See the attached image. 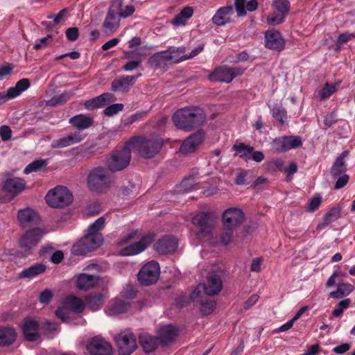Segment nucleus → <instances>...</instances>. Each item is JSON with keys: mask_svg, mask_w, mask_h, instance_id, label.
Wrapping results in <instances>:
<instances>
[{"mask_svg": "<svg viewBox=\"0 0 355 355\" xmlns=\"http://www.w3.org/2000/svg\"><path fill=\"white\" fill-rule=\"evenodd\" d=\"M104 226L105 218L103 216L96 219L88 227L85 235L73 244L71 248L72 254L76 256L84 255L99 248L103 241L101 230L103 229Z\"/></svg>", "mask_w": 355, "mask_h": 355, "instance_id": "nucleus-1", "label": "nucleus"}, {"mask_svg": "<svg viewBox=\"0 0 355 355\" xmlns=\"http://www.w3.org/2000/svg\"><path fill=\"white\" fill-rule=\"evenodd\" d=\"M172 119L178 128L191 131L205 122L206 115L199 107H184L178 110Z\"/></svg>", "mask_w": 355, "mask_h": 355, "instance_id": "nucleus-2", "label": "nucleus"}, {"mask_svg": "<svg viewBox=\"0 0 355 355\" xmlns=\"http://www.w3.org/2000/svg\"><path fill=\"white\" fill-rule=\"evenodd\" d=\"M128 145H130L132 148H136L141 157L150 159L159 152L163 141L155 135L137 136L130 138Z\"/></svg>", "mask_w": 355, "mask_h": 355, "instance_id": "nucleus-3", "label": "nucleus"}, {"mask_svg": "<svg viewBox=\"0 0 355 355\" xmlns=\"http://www.w3.org/2000/svg\"><path fill=\"white\" fill-rule=\"evenodd\" d=\"M109 170H111L110 165H108L107 168L96 167L89 173L87 185L89 191L101 193L109 189L111 182Z\"/></svg>", "mask_w": 355, "mask_h": 355, "instance_id": "nucleus-4", "label": "nucleus"}, {"mask_svg": "<svg viewBox=\"0 0 355 355\" xmlns=\"http://www.w3.org/2000/svg\"><path fill=\"white\" fill-rule=\"evenodd\" d=\"M185 51V47L180 46L157 52L149 58L148 63L151 67L155 69H160L165 67L168 62L178 63L181 62L180 55Z\"/></svg>", "mask_w": 355, "mask_h": 355, "instance_id": "nucleus-5", "label": "nucleus"}, {"mask_svg": "<svg viewBox=\"0 0 355 355\" xmlns=\"http://www.w3.org/2000/svg\"><path fill=\"white\" fill-rule=\"evenodd\" d=\"M46 233L43 228L34 227L28 230L21 236L19 245L26 256L33 254L34 250L37 247Z\"/></svg>", "mask_w": 355, "mask_h": 355, "instance_id": "nucleus-6", "label": "nucleus"}, {"mask_svg": "<svg viewBox=\"0 0 355 355\" xmlns=\"http://www.w3.org/2000/svg\"><path fill=\"white\" fill-rule=\"evenodd\" d=\"M73 200L71 192L65 187L58 186L50 190L45 196L46 202L51 207L63 208Z\"/></svg>", "mask_w": 355, "mask_h": 355, "instance_id": "nucleus-7", "label": "nucleus"}, {"mask_svg": "<svg viewBox=\"0 0 355 355\" xmlns=\"http://www.w3.org/2000/svg\"><path fill=\"white\" fill-rule=\"evenodd\" d=\"M26 186V182L21 178H8L2 180L1 191L4 193V200H12L25 189Z\"/></svg>", "mask_w": 355, "mask_h": 355, "instance_id": "nucleus-8", "label": "nucleus"}, {"mask_svg": "<svg viewBox=\"0 0 355 355\" xmlns=\"http://www.w3.org/2000/svg\"><path fill=\"white\" fill-rule=\"evenodd\" d=\"M271 8L272 12L266 18L267 23L271 26L280 24L289 11L290 2L288 0H275Z\"/></svg>", "mask_w": 355, "mask_h": 355, "instance_id": "nucleus-9", "label": "nucleus"}, {"mask_svg": "<svg viewBox=\"0 0 355 355\" xmlns=\"http://www.w3.org/2000/svg\"><path fill=\"white\" fill-rule=\"evenodd\" d=\"M159 275V266L157 262L151 261L146 263L137 275L138 282L141 286H148L157 282Z\"/></svg>", "mask_w": 355, "mask_h": 355, "instance_id": "nucleus-10", "label": "nucleus"}, {"mask_svg": "<svg viewBox=\"0 0 355 355\" xmlns=\"http://www.w3.org/2000/svg\"><path fill=\"white\" fill-rule=\"evenodd\" d=\"M115 340L119 355H130L137 348L136 337L128 329L121 331Z\"/></svg>", "mask_w": 355, "mask_h": 355, "instance_id": "nucleus-11", "label": "nucleus"}, {"mask_svg": "<svg viewBox=\"0 0 355 355\" xmlns=\"http://www.w3.org/2000/svg\"><path fill=\"white\" fill-rule=\"evenodd\" d=\"M245 71L244 69L237 67H227V66H220L216 67L209 76L211 81L223 82L230 83L232 80L242 75Z\"/></svg>", "mask_w": 355, "mask_h": 355, "instance_id": "nucleus-12", "label": "nucleus"}, {"mask_svg": "<svg viewBox=\"0 0 355 355\" xmlns=\"http://www.w3.org/2000/svg\"><path fill=\"white\" fill-rule=\"evenodd\" d=\"M131 146L128 141L120 150H116L112 155V171H121L126 168L131 160Z\"/></svg>", "mask_w": 355, "mask_h": 355, "instance_id": "nucleus-13", "label": "nucleus"}, {"mask_svg": "<svg viewBox=\"0 0 355 355\" xmlns=\"http://www.w3.org/2000/svg\"><path fill=\"white\" fill-rule=\"evenodd\" d=\"M213 217L209 212H200L192 218V223L200 230L198 238L202 239L210 233L213 227Z\"/></svg>", "mask_w": 355, "mask_h": 355, "instance_id": "nucleus-14", "label": "nucleus"}, {"mask_svg": "<svg viewBox=\"0 0 355 355\" xmlns=\"http://www.w3.org/2000/svg\"><path fill=\"white\" fill-rule=\"evenodd\" d=\"M84 105L88 110L106 106V108L103 110V113L105 115L110 117L111 116V94L105 92L98 96L89 99L85 101Z\"/></svg>", "mask_w": 355, "mask_h": 355, "instance_id": "nucleus-15", "label": "nucleus"}, {"mask_svg": "<svg viewBox=\"0 0 355 355\" xmlns=\"http://www.w3.org/2000/svg\"><path fill=\"white\" fill-rule=\"evenodd\" d=\"M245 219L243 211L238 208H229L223 214V223L225 228H235L241 225Z\"/></svg>", "mask_w": 355, "mask_h": 355, "instance_id": "nucleus-16", "label": "nucleus"}, {"mask_svg": "<svg viewBox=\"0 0 355 355\" xmlns=\"http://www.w3.org/2000/svg\"><path fill=\"white\" fill-rule=\"evenodd\" d=\"M154 236L152 234H148L141 238V239L123 249L119 252L121 256H132L143 252L153 241Z\"/></svg>", "mask_w": 355, "mask_h": 355, "instance_id": "nucleus-17", "label": "nucleus"}, {"mask_svg": "<svg viewBox=\"0 0 355 355\" xmlns=\"http://www.w3.org/2000/svg\"><path fill=\"white\" fill-rule=\"evenodd\" d=\"M17 219L23 228L39 224L40 218L37 213L31 208L20 209L17 213Z\"/></svg>", "mask_w": 355, "mask_h": 355, "instance_id": "nucleus-18", "label": "nucleus"}, {"mask_svg": "<svg viewBox=\"0 0 355 355\" xmlns=\"http://www.w3.org/2000/svg\"><path fill=\"white\" fill-rule=\"evenodd\" d=\"M265 40L268 49L278 51L284 49V40L281 33L275 29L268 30L265 33Z\"/></svg>", "mask_w": 355, "mask_h": 355, "instance_id": "nucleus-19", "label": "nucleus"}, {"mask_svg": "<svg viewBox=\"0 0 355 355\" xmlns=\"http://www.w3.org/2000/svg\"><path fill=\"white\" fill-rule=\"evenodd\" d=\"M202 141L203 133L198 131L184 140L180 147V152L183 154L193 153L201 144Z\"/></svg>", "mask_w": 355, "mask_h": 355, "instance_id": "nucleus-20", "label": "nucleus"}, {"mask_svg": "<svg viewBox=\"0 0 355 355\" xmlns=\"http://www.w3.org/2000/svg\"><path fill=\"white\" fill-rule=\"evenodd\" d=\"M178 336V329L171 324L164 325L157 331V338L159 343L167 345L172 343Z\"/></svg>", "mask_w": 355, "mask_h": 355, "instance_id": "nucleus-21", "label": "nucleus"}, {"mask_svg": "<svg viewBox=\"0 0 355 355\" xmlns=\"http://www.w3.org/2000/svg\"><path fill=\"white\" fill-rule=\"evenodd\" d=\"M178 248V241L171 236H164L154 244V249L159 254L174 252Z\"/></svg>", "mask_w": 355, "mask_h": 355, "instance_id": "nucleus-22", "label": "nucleus"}, {"mask_svg": "<svg viewBox=\"0 0 355 355\" xmlns=\"http://www.w3.org/2000/svg\"><path fill=\"white\" fill-rule=\"evenodd\" d=\"M203 288L207 295L213 296L218 294L223 288V282L220 276L215 273L209 275Z\"/></svg>", "mask_w": 355, "mask_h": 355, "instance_id": "nucleus-23", "label": "nucleus"}, {"mask_svg": "<svg viewBox=\"0 0 355 355\" xmlns=\"http://www.w3.org/2000/svg\"><path fill=\"white\" fill-rule=\"evenodd\" d=\"M85 137V135L81 134L79 131H76L65 137L53 140L51 142V147L53 148H64L81 141L84 139Z\"/></svg>", "mask_w": 355, "mask_h": 355, "instance_id": "nucleus-24", "label": "nucleus"}, {"mask_svg": "<svg viewBox=\"0 0 355 355\" xmlns=\"http://www.w3.org/2000/svg\"><path fill=\"white\" fill-rule=\"evenodd\" d=\"M233 15L234 9L232 6H223L216 11L211 20L218 26H225L232 22Z\"/></svg>", "mask_w": 355, "mask_h": 355, "instance_id": "nucleus-25", "label": "nucleus"}, {"mask_svg": "<svg viewBox=\"0 0 355 355\" xmlns=\"http://www.w3.org/2000/svg\"><path fill=\"white\" fill-rule=\"evenodd\" d=\"M39 324L34 320H26L22 327L24 338L26 340L34 342L37 340L40 335L38 333Z\"/></svg>", "mask_w": 355, "mask_h": 355, "instance_id": "nucleus-26", "label": "nucleus"}, {"mask_svg": "<svg viewBox=\"0 0 355 355\" xmlns=\"http://www.w3.org/2000/svg\"><path fill=\"white\" fill-rule=\"evenodd\" d=\"M140 76L139 73L137 76H126L115 79L112 81V90L121 92L128 91Z\"/></svg>", "mask_w": 355, "mask_h": 355, "instance_id": "nucleus-27", "label": "nucleus"}, {"mask_svg": "<svg viewBox=\"0 0 355 355\" xmlns=\"http://www.w3.org/2000/svg\"><path fill=\"white\" fill-rule=\"evenodd\" d=\"M98 282V276L80 273L77 277L76 286L79 290L87 291L94 288Z\"/></svg>", "mask_w": 355, "mask_h": 355, "instance_id": "nucleus-28", "label": "nucleus"}, {"mask_svg": "<svg viewBox=\"0 0 355 355\" xmlns=\"http://www.w3.org/2000/svg\"><path fill=\"white\" fill-rule=\"evenodd\" d=\"M139 343L146 353H150L157 348L159 340L157 336L148 334H142L139 336Z\"/></svg>", "mask_w": 355, "mask_h": 355, "instance_id": "nucleus-29", "label": "nucleus"}, {"mask_svg": "<svg viewBox=\"0 0 355 355\" xmlns=\"http://www.w3.org/2000/svg\"><path fill=\"white\" fill-rule=\"evenodd\" d=\"M341 213V207L336 206L330 209L322 217L323 222L318 225L316 230L321 231L327 227L330 223L336 220Z\"/></svg>", "mask_w": 355, "mask_h": 355, "instance_id": "nucleus-30", "label": "nucleus"}, {"mask_svg": "<svg viewBox=\"0 0 355 355\" xmlns=\"http://www.w3.org/2000/svg\"><path fill=\"white\" fill-rule=\"evenodd\" d=\"M69 123L79 130H83L93 125L94 119L85 114H78L69 119Z\"/></svg>", "mask_w": 355, "mask_h": 355, "instance_id": "nucleus-31", "label": "nucleus"}, {"mask_svg": "<svg viewBox=\"0 0 355 355\" xmlns=\"http://www.w3.org/2000/svg\"><path fill=\"white\" fill-rule=\"evenodd\" d=\"M46 267L44 264L37 263L28 268H24L19 275L21 279H32L45 272Z\"/></svg>", "mask_w": 355, "mask_h": 355, "instance_id": "nucleus-32", "label": "nucleus"}, {"mask_svg": "<svg viewBox=\"0 0 355 355\" xmlns=\"http://www.w3.org/2000/svg\"><path fill=\"white\" fill-rule=\"evenodd\" d=\"M15 330L12 327H0V346L6 347L11 345L16 339Z\"/></svg>", "mask_w": 355, "mask_h": 355, "instance_id": "nucleus-33", "label": "nucleus"}, {"mask_svg": "<svg viewBox=\"0 0 355 355\" xmlns=\"http://www.w3.org/2000/svg\"><path fill=\"white\" fill-rule=\"evenodd\" d=\"M63 302L72 312L80 313L84 311V302L78 297L69 295L67 297Z\"/></svg>", "mask_w": 355, "mask_h": 355, "instance_id": "nucleus-34", "label": "nucleus"}, {"mask_svg": "<svg viewBox=\"0 0 355 355\" xmlns=\"http://www.w3.org/2000/svg\"><path fill=\"white\" fill-rule=\"evenodd\" d=\"M193 14V8L191 6H185L175 16L172 20V24L176 26L185 25L187 20L191 18Z\"/></svg>", "mask_w": 355, "mask_h": 355, "instance_id": "nucleus-35", "label": "nucleus"}, {"mask_svg": "<svg viewBox=\"0 0 355 355\" xmlns=\"http://www.w3.org/2000/svg\"><path fill=\"white\" fill-rule=\"evenodd\" d=\"M86 305L93 311L99 309L103 304V297L101 294H89L85 297Z\"/></svg>", "mask_w": 355, "mask_h": 355, "instance_id": "nucleus-36", "label": "nucleus"}, {"mask_svg": "<svg viewBox=\"0 0 355 355\" xmlns=\"http://www.w3.org/2000/svg\"><path fill=\"white\" fill-rule=\"evenodd\" d=\"M354 290V286L349 283H340L337 285V289L329 293V297L334 299H339L348 295Z\"/></svg>", "mask_w": 355, "mask_h": 355, "instance_id": "nucleus-37", "label": "nucleus"}, {"mask_svg": "<svg viewBox=\"0 0 355 355\" xmlns=\"http://www.w3.org/2000/svg\"><path fill=\"white\" fill-rule=\"evenodd\" d=\"M338 85V83L329 84L327 83L318 92L320 101H324L335 93Z\"/></svg>", "mask_w": 355, "mask_h": 355, "instance_id": "nucleus-38", "label": "nucleus"}, {"mask_svg": "<svg viewBox=\"0 0 355 355\" xmlns=\"http://www.w3.org/2000/svg\"><path fill=\"white\" fill-rule=\"evenodd\" d=\"M106 341L99 336L92 338L87 345V351L92 355L105 344Z\"/></svg>", "mask_w": 355, "mask_h": 355, "instance_id": "nucleus-39", "label": "nucleus"}, {"mask_svg": "<svg viewBox=\"0 0 355 355\" xmlns=\"http://www.w3.org/2000/svg\"><path fill=\"white\" fill-rule=\"evenodd\" d=\"M346 171V163L336 159L331 168L330 174L331 176L335 179L339 177L340 175L344 174Z\"/></svg>", "mask_w": 355, "mask_h": 355, "instance_id": "nucleus-40", "label": "nucleus"}, {"mask_svg": "<svg viewBox=\"0 0 355 355\" xmlns=\"http://www.w3.org/2000/svg\"><path fill=\"white\" fill-rule=\"evenodd\" d=\"M272 148L277 153H285L288 151L286 145L285 136L279 137L272 139L271 142Z\"/></svg>", "mask_w": 355, "mask_h": 355, "instance_id": "nucleus-41", "label": "nucleus"}, {"mask_svg": "<svg viewBox=\"0 0 355 355\" xmlns=\"http://www.w3.org/2000/svg\"><path fill=\"white\" fill-rule=\"evenodd\" d=\"M46 166V162L44 159H36L29 164H28L24 170L25 174H28L32 172H37Z\"/></svg>", "mask_w": 355, "mask_h": 355, "instance_id": "nucleus-42", "label": "nucleus"}, {"mask_svg": "<svg viewBox=\"0 0 355 355\" xmlns=\"http://www.w3.org/2000/svg\"><path fill=\"white\" fill-rule=\"evenodd\" d=\"M285 139L288 151L293 148L301 147L302 146V139L300 136H285Z\"/></svg>", "mask_w": 355, "mask_h": 355, "instance_id": "nucleus-43", "label": "nucleus"}, {"mask_svg": "<svg viewBox=\"0 0 355 355\" xmlns=\"http://www.w3.org/2000/svg\"><path fill=\"white\" fill-rule=\"evenodd\" d=\"M200 304V312L205 315L211 313L216 307V302L214 300H202Z\"/></svg>", "mask_w": 355, "mask_h": 355, "instance_id": "nucleus-44", "label": "nucleus"}, {"mask_svg": "<svg viewBox=\"0 0 355 355\" xmlns=\"http://www.w3.org/2000/svg\"><path fill=\"white\" fill-rule=\"evenodd\" d=\"M72 311L69 309V308L63 304L61 306H59L55 310V315L62 320L63 322H67L70 318V314Z\"/></svg>", "mask_w": 355, "mask_h": 355, "instance_id": "nucleus-45", "label": "nucleus"}, {"mask_svg": "<svg viewBox=\"0 0 355 355\" xmlns=\"http://www.w3.org/2000/svg\"><path fill=\"white\" fill-rule=\"evenodd\" d=\"M233 149L239 153H242L240 157L242 158H245L248 154H251L252 153L254 148L252 146H247L243 143H241L239 145H234Z\"/></svg>", "mask_w": 355, "mask_h": 355, "instance_id": "nucleus-46", "label": "nucleus"}, {"mask_svg": "<svg viewBox=\"0 0 355 355\" xmlns=\"http://www.w3.org/2000/svg\"><path fill=\"white\" fill-rule=\"evenodd\" d=\"M130 309V304L123 301H116L112 306V314H120L126 312Z\"/></svg>", "mask_w": 355, "mask_h": 355, "instance_id": "nucleus-47", "label": "nucleus"}, {"mask_svg": "<svg viewBox=\"0 0 355 355\" xmlns=\"http://www.w3.org/2000/svg\"><path fill=\"white\" fill-rule=\"evenodd\" d=\"M272 116L282 124L287 119L286 112L281 107H274Z\"/></svg>", "mask_w": 355, "mask_h": 355, "instance_id": "nucleus-48", "label": "nucleus"}, {"mask_svg": "<svg viewBox=\"0 0 355 355\" xmlns=\"http://www.w3.org/2000/svg\"><path fill=\"white\" fill-rule=\"evenodd\" d=\"M69 99V96L66 93L54 96L50 101L51 105H63Z\"/></svg>", "mask_w": 355, "mask_h": 355, "instance_id": "nucleus-49", "label": "nucleus"}, {"mask_svg": "<svg viewBox=\"0 0 355 355\" xmlns=\"http://www.w3.org/2000/svg\"><path fill=\"white\" fill-rule=\"evenodd\" d=\"M53 298V293L51 290L46 288L42 291L39 295V301L41 304H47Z\"/></svg>", "mask_w": 355, "mask_h": 355, "instance_id": "nucleus-50", "label": "nucleus"}, {"mask_svg": "<svg viewBox=\"0 0 355 355\" xmlns=\"http://www.w3.org/2000/svg\"><path fill=\"white\" fill-rule=\"evenodd\" d=\"M322 198L320 195L314 196L310 200L309 204L307 207V211L309 212L315 211L320 205Z\"/></svg>", "mask_w": 355, "mask_h": 355, "instance_id": "nucleus-51", "label": "nucleus"}, {"mask_svg": "<svg viewBox=\"0 0 355 355\" xmlns=\"http://www.w3.org/2000/svg\"><path fill=\"white\" fill-rule=\"evenodd\" d=\"M65 35L68 40L76 41L79 36V31L77 27H70L65 31Z\"/></svg>", "mask_w": 355, "mask_h": 355, "instance_id": "nucleus-52", "label": "nucleus"}, {"mask_svg": "<svg viewBox=\"0 0 355 355\" xmlns=\"http://www.w3.org/2000/svg\"><path fill=\"white\" fill-rule=\"evenodd\" d=\"M147 48L140 47L130 53L132 58H136L137 60L140 62L147 55Z\"/></svg>", "mask_w": 355, "mask_h": 355, "instance_id": "nucleus-53", "label": "nucleus"}, {"mask_svg": "<svg viewBox=\"0 0 355 355\" xmlns=\"http://www.w3.org/2000/svg\"><path fill=\"white\" fill-rule=\"evenodd\" d=\"M196 184V182L194 180L193 178L189 177L182 180L180 184V187L182 189V191H189L193 188V185Z\"/></svg>", "mask_w": 355, "mask_h": 355, "instance_id": "nucleus-54", "label": "nucleus"}, {"mask_svg": "<svg viewBox=\"0 0 355 355\" xmlns=\"http://www.w3.org/2000/svg\"><path fill=\"white\" fill-rule=\"evenodd\" d=\"M245 0H235L234 6L238 16L242 17L246 15V10L245 8Z\"/></svg>", "mask_w": 355, "mask_h": 355, "instance_id": "nucleus-55", "label": "nucleus"}, {"mask_svg": "<svg viewBox=\"0 0 355 355\" xmlns=\"http://www.w3.org/2000/svg\"><path fill=\"white\" fill-rule=\"evenodd\" d=\"M268 167L272 171H282L284 168V162L280 159H272L268 163Z\"/></svg>", "mask_w": 355, "mask_h": 355, "instance_id": "nucleus-56", "label": "nucleus"}, {"mask_svg": "<svg viewBox=\"0 0 355 355\" xmlns=\"http://www.w3.org/2000/svg\"><path fill=\"white\" fill-rule=\"evenodd\" d=\"M137 291L135 287L131 284H128L123 291V296L128 299H132L136 297Z\"/></svg>", "mask_w": 355, "mask_h": 355, "instance_id": "nucleus-57", "label": "nucleus"}, {"mask_svg": "<svg viewBox=\"0 0 355 355\" xmlns=\"http://www.w3.org/2000/svg\"><path fill=\"white\" fill-rule=\"evenodd\" d=\"M233 228H225V231L221 235L222 243L226 245L231 242L233 234Z\"/></svg>", "mask_w": 355, "mask_h": 355, "instance_id": "nucleus-58", "label": "nucleus"}, {"mask_svg": "<svg viewBox=\"0 0 355 355\" xmlns=\"http://www.w3.org/2000/svg\"><path fill=\"white\" fill-rule=\"evenodd\" d=\"M338 180L334 185L335 189H340L344 187L348 182L349 177L347 174H343L338 177Z\"/></svg>", "mask_w": 355, "mask_h": 355, "instance_id": "nucleus-59", "label": "nucleus"}, {"mask_svg": "<svg viewBox=\"0 0 355 355\" xmlns=\"http://www.w3.org/2000/svg\"><path fill=\"white\" fill-rule=\"evenodd\" d=\"M0 136L3 141H8L11 138L12 130L8 125H2L0 128Z\"/></svg>", "mask_w": 355, "mask_h": 355, "instance_id": "nucleus-60", "label": "nucleus"}, {"mask_svg": "<svg viewBox=\"0 0 355 355\" xmlns=\"http://www.w3.org/2000/svg\"><path fill=\"white\" fill-rule=\"evenodd\" d=\"M204 49V44H201L194 49L189 55H183L182 56H180V59L181 61L189 60L193 58L198 55Z\"/></svg>", "mask_w": 355, "mask_h": 355, "instance_id": "nucleus-61", "label": "nucleus"}, {"mask_svg": "<svg viewBox=\"0 0 355 355\" xmlns=\"http://www.w3.org/2000/svg\"><path fill=\"white\" fill-rule=\"evenodd\" d=\"M355 37V35L349 33H344L338 35L337 39V44L342 45L345 44L347 41Z\"/></svg>", "mask_w": 355, "mask_h": 355, "instance_id": "nucleus-62", "label": "nucleus"}, {"mask_svg": "<svg viewBox=\"0 0 355 355\" xmlns=\"http://www.w3.org/2000/svg\"><path fill=\"white\" fill-rule=\"evenodd\" d=\"M31 85L30 80L28 78H22L17 82L15 86L17 89L21 93L26 90Z\"/></svg>", "mask_w": 355, "mask_h": 355, "instance_id": "nucleus-63", "label": "nucleus"}, {"mask_svg": "<svg viewBox=\"0 0 355 355\" xmlns=\"http://www.w3.org/2000/svg\"><path fill=\"white\" fill-rule=\"evenodd\" d=\"M92 355H111V345L106 342L97 352H95Z\"/></svg>", "mask_w": 355, "mask_h": 355, "instance_id": "nucleus-64", "label": "nucleus"}]
</instances>
